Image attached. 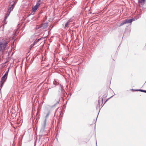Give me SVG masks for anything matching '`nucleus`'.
<instances>
[{
	"mask_svg": "<svg viewBox=\"0 0 146 146\" xmlns=\"http://www.w3.org/2000/svg\"><path fill=\"white\" fill-rule=\"evenodd\" d=\"M11 10L9 11V10H8V11L7 12L6 14V15H5V19L3 21V22H4L5 23V24H6L7 23V22L6 21V20L7 18L8 17L10 13H11Z\"/></svg>",
	"mask_w": 146,
	"mask_h": 146,
	"instance_id": "f03ea898",
	"label": "nucleus"
},
{
	"mask_svg": "<svg viewBox=\"0 0 146 146\" xmlns=\"http://www.w3.org/2000/svg\"><path fill=\"white\" fill-rule=\"evenodd\" d=\"M40 1L41 0H37V3H39Z\"/></svg>",
	"mask_w": 146,
	"mask_h": 146,
	"instance_id": "dca6fc26",
	"label": "nucleus"
},
{
	"mask_svg": "<svg viewBox=\"0 0 146 146\" xmlns=\"http://www.w3.org/2000/svg\"><path fill=\"white\" fill-rule=\"evenodd\" d=\"M50 89V88L48 89V90H49Z\"/></svg>",
	"mask_w": 146,
	"mask_h": 146,
	"instance_id": "5701e85b",
	"label": "nucleus"
},
{
	"mask_svg": "<svg viewBox=\"0 0 146 146\" xmlns=\"http://www.w3.org/2000/svg\"><path fill=\"white\" fill-rule=\"evenodd\" d=\"M71 22V19H70L67 23H66L65 25V28L68 27V25Z\"/></svg>",
	"mask_w": 146,
	"mask_h": 146,
	"instance_id": "6e6552de",
	"label": "nucleus"
},
{
	"mask_svg": "<svg viewBox=\"0 0 146 146\" xmlns=\"http://www.w3.org/2000/svg\"><path fill=\"white\" fill-rule=\"evenodd\" d=\"M47 93H48V92H47V93H46V94H47Z\"/></svg>",
	"mask_w": 146,
	"mask_h": 146,
	"instance_id": "4be33fe9",
	"label": "nucleus"
},
{
	"mask_svg": "<svg viewBox=\"0 0 146 146\" xmlns=\"http://www.w3.org/2000/svg\"><path fill=\"white\" fill-rule=\"evenodd\" d=\"M16 2H14L13 3H11L9 6V9H13L14 7L16 4Z\"/></svg>",
	"mask_w": 146,
	"mask_h": 146,
	"instance_id": "7ed1b4c3",
	"label": "nucleus"
},
{
	"mask_svg": "<svg viewBox=\"0 0 146 146\" xmlns=\"http://www.w3.org/2000/svg\"><path fill=\"white\" fill-rule=\"evenodd\" d=\"M36 42H35V41L30 46L29 48H30V49H31L32 47H33V46L35 45V43H36Z\"/></svg>",
	"mask_w": 146,
	"mask_h": 146,
	"instance_id": "9d476101",
	"label": "nucleus"
},
{
	"mask_svg": "<svg viewBox=\"0 0 146 146\" xmlns=\"http://www.w3.org/2000/svg\"><path fill=\"white\" fill-rule=\"evenodd\" d=\"M135 90L136 91H141V92L146 93V90H143L140 89V90Z\"/></svg>",
	"mask_w": 146,
	"mask_h": 146,
	"instance_id": "9b49d317",
	"label": "nucleus"
},
{
	"mask_svg": "<svg viewBox=\"0 0 146 146\" xmlns=\"http://www.w3.org/2000/svg\"><path fill=\"white\" fill-rule=\"evenodd\" d=\"M135 19H127L125 20L126 24L128 23H131L133 21H135Z\"/></svg>",
	"mask_w": 146,
	"mask_h": 146,
	"instance_id": "39448f33",
	"label": "nucleus"
},
{
	"mask_svg": "<svg viewBox=\"0 0 146 146\" xmlns=\"http://www.w3.org/2000/svg\"><path fill=\"white\" fill-rule=\"evenodd\" d=\"M48 26V23L47 22L42 24L41 25L40 28H42V29H45Z\"/></svg>",
	"mask_w": 146,
	"mask_h": 146,
	"instance_id": "20e7f679",
	"label": "nucleus"
},
{
	"mask_svg": "<svg viewBox=\"0 0 146 146\" xmlns=\"http://www.w3.org/2000/svg\"><path fill=\"white\" fill-rule=\"evenodd\" d=\"M98 103H99V105H100V104H99V100H98Z\"/></svg>",
	"mask_w": 146,
	"mask_h": 146,
	"instance_id": "6ab92c4d",
	"label": "nucleus"
},
{
	"mask_svg": "<svg viewBox=\"0 0 146 146\" xmlns=\"http://www.w3.org/2000/svg\"><path fill=\"white\" fill-rule=\"evenodd\" d=\"M138 11H137L138 12H139V14H141V11H140V10H139V9H138V10H137Z\"/></svg>",
	"mask_w": 146,
	"mask_h": 146,
	"instance_id": "2eb2a0df",
	"label": "nucleus"
},
{
	"mask_svg": "<svg viewBox=\"0 0 146 146\" xmlns=\"http://www.w3.org/2000/svg\"><path fill=\"white\" fill-rule=\"evenodd\" d=\"M9 71V70H8L6 72L5 74L1 78V81L0 82V87H1V88L3 87L4 83L5 82L6 80V79L7 78Z\"/></svg>",
	"mask_w": 146,
	"mask_h": 146,
	"instance_id": "f257e3e1",
	"label": "nucleus"
},
{
	"mask_svg": "<svg viewBox=\"0 0 146 146\" xmlns=\"http://www.w3.org/2000/svg\"><path fill=\"white\" fill-rule=\"evenodd\" d=\"M50 111L49 110H48L47 113H46V112L44 113L45 114H46V115L45 116V119L46 120L47 118L48 117L49 115L50 114Z\"/></svg>",
	"mask_w": 146,
	"mask_h": 146,
	"instance_id": "0eeeda50",
	"label": "nucleus"
},
{
	"mask_svg": "<svg viewBox=\"0 0 146 146\" xmlns=\"http://www.w3.org/2000/svg\"><path fill=\"white\" fill-rule=\"evenodd\" d=\"M32 12L30 14V15H33L34 14L35 12L37 10H32Z\"/></svg>",
	"mask_w": 146,
	"mask_h": 146,
	"instance_id": "f8f14e48",
	"label": "nucleus"
},
{
	"mask_svg": "<svg viewBox=\"0 0 146 146\" xmlns=\"http://www.w3.org/2000/svg\"><path fill=\"white\" fill-rule=\"evenodd\" d=\"M56 82H53V84L55 85H56Z\"/></svg>",
	"mask_w": 146,
	"mask_h": 146,
	"instance_id": "f3484780",
	"label": "nucleus"
},
{
	"mask_svg": "<svg viewBox=\"0 0 146 146\" xmlns=\"http://www.w3.org/2000/svg\"><path fill=\"white\" fill-rule=\"evenodd\" d=\"M125 24H126V23L125 22V21H124L122 22L120 24V25L119 26V27H120Z\"/></svg>",
	"mask_w": 146,
	"mask_h": 146,
	"instance_id": "ddd939ff",
	"label": "nucleus"
},
{
	"mask_svg": "<svg viewBox=\"0 0 146 146\" xmlns=\"http://www.w3.org/2000/svg\"><path fill=\"white\" fill-rule=\"evenodd\" d=\"M46 119H45L42 125V126L43 127H44L46 126Z\"/></svg>",
	"mask_w": 146,
	"mask_h": 146,
	"instance_id": "1a4fd4ad",
	"label": "nucleus"
},
{
	"mask_svg": "<svg viewBox=\"0 0 146 146\" xmlns=\"http://www.w3.org/2000/svg\"><path fill=\"white\" fill-rule=\"evenodd\" d=\"M69 9H70V8H69Z\"/></svg>",
	"mask_w": 146,
	"mask_h": 146,
	"instance_id": "412c9836",
	"label": "nucleus"
},
{
	"mask_svg": "<svg viewBox=\"0 0 146 146\" xmlns=\"http://www.w3.org/2000/svg\"><path fill=\"white\" fill-rule=\"evenodd\" d=\"M40 5V3H36V4L35 5L32 9H37Z\"/></svg>",
	"mask_w": 146,
	"mask_h": 146,
	"instance_id": "423d86ee",
	"label": "nucleus"
},
{
	"mask_svg": "<svg viewBox=\"0 0 146 146\" xmlns=\"http://www.w3.org/2000/svg\"><path fill=\"white\" fill-rule=\"evenodd\" d=\"M60 87V88H61V89L62 90V89H63V88H62V87Z\"/></svg>",
	"mask_w": 146,
	"mask_h": 146,
	"instance_id": "a211bd4d",
	"label": "nucleus"
},
{
	"mask_svg": "<svg viewBox=\"0 0 146 146\" xmlns=\"http://www.w3.org/2000/svg\"><path fill=\"white\" fill-rule=\"evenodd\" d=\"M139 16V17H138L137 19L139 18V17H140V16Z\"/></svg>",
	"mask_w": 146,
	"mask_h": 146,
	"instance_id": "aec40b11",
	"label": "nucleus"
},
{
	"mask_svg": "<svg viewBox=\"0 0 146 146\" xmlns=\"http://www.w3.org/2000/svg\"><path fill=\"white\" fill-rule=\"evenodd\" d=\"M145 2V0H141V3H144Z\"/></svg>",
	"mask_w": 146,
	"mask_h": 146,
	"instance_id": "4468645a",
	"label": "nucleus"
}]
</instances>
